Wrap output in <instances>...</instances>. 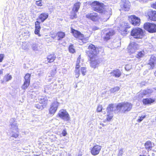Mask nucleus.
Listing matches in <instances>:
<instances>
[{
    "label": "nucleus",
    "instance_id": "nucleus-1",
    "mask_svg": "<svg viewBox=\"0 0 156 156\" xmlns=\"http://www.w3.org/2000/svg\"><path fill=\"white\" fill-rule=\"evenodd\" d=\"M91 6L94 11L99 13H104L105 15L104 16H105V15L107 16V18H106V20L109 19L110 17L109 14L108 12L105 11L103 3H100L97 1H94L92 3Z\"/></svg>",
    "mask_w": 156,
    "mask_h": 156
},
{
    "label": "nucleus",
    "instance_id": "nucleus-2",
    "mask_svg": "<svg viewBox=\"0 0 156 156\" xmlns=\"http://www.w3.org/2000/svg\"><path fill=\"white\" fill-rule=\"evenodd\" d=\"M10 126L11 129V136L16 138L19 136V132L18 128V124L15 118H12L9 121Z\"/></svg>",
    "mask_w": 156,
    "mask_h": 156
},
{
    "label": "nucleus",
    "instance_id": "nucleus-3",
    "mask_svg": "<svg viewBox=\"0 0 156 156\" xmlns=\"http://www.w3.org/2000/svg\"><path fill=\"white\" fill-rule=\"evenodd\" d=\"M132 107V105L128 102H124L118 104V108L119 111L122 110L124 113L130 110Z\"/></svg>",
    "mask_w": 156,
    "mask_h": 156
},
{
    "label": "nucleus",
    "instance_id": "nucleus-4",
    "mask_svg": "<svg viewBox=\"0 0 156 156\" xmlns=\"http://www.w3.org/2000/svg\"><path fill=\"white\" fill-rule=\"evenodd\" d=\"M71 31L75 37L81 40L83 43H86L88 41V37H84L83 35L78 31L71 28Z\"/></svg>",
    "mask_w": 156,
    "mask_h": 156
},
{
    "label": "nucleus",
    "instance_id": "nucleus-5",
    "mask_svg": "<svg viewBox=\"0 0 156 156\" xmlns=\"http://www.w3.org/2000/svg\"><path fill=\"white\" fill-rule=\"evenodd\" d=\"M99 52L98 49L92 44H90L88 46L87 54L89 57L97 56V55Z\"/></svg>",
    "mask_w": 156,
    "mask_h": 156
},
{
    "label": "nucleus",
    "instance_id": "nucleus-6",
    "mask_svg": "<svg viewBox=\"0 0 156 156\" xmlns=\"http://www.w3.org/2000/svg\"><path fill=\"white\" fill-rule=\"evenodd\" d=\"M143 30L139 28H136L132 30L131 32V36L136 38H142L143 36Z\"/></svg>",
    "mask_w": 156,
    "mask_h": 156
},
{
    "label": "nucleus",
    "instance_id": "nucleus-7",
    "mask_svg": "<svg viewBox=\"0 0 156 156\" xmlns=\"http://www.w3.org/2000/svg\"><path fill=\"white\" fill-rule=\"evenodd\" d=\"M58 115L60 118L66 121H69L70 118L68 112L65 109H61L59 111Z\"/></svg>",
    "mask_w": 156,
    "mask_h": 156
},
{
    "label": "nucleus",
    "instance_id": "nucleus-8",
    "mask_svg": "<svg viewBox=\"0 0 156 156\" xmlns=\"http://www.w3.org/2000/svg\"><path fill=\"white\" fill-rule=\"evenodd\" d=\"M144 29L150 33L156 32V25L150 23H145L144 26Z\"/></svg>",
    "mask_w": 156,
    "mask_h": 156
},
{
    "label": "nucleus",
    "instance_id": "nucleus-9",
    "mask_svg": "<svg viewBox=\"0 0 156 156\" xmlns=\"http://www.w3.org/2000/svg\"><path fill=\"white\" fill-rule=\"evenodd\" d=\"M128 20L134 26H139L140 23V19L134 15L129 16Z\"/></svg>",
    "mask_w": 156,
    "mask_h": 156
},
{
    "label": "nucleus",
    "instance_id": "nucleus-10",
    "mask_svg": "<svg viewBox=\"0 0 156 156\" xmlns=\"http://www.w3.org/2000/svg\"><path fill=\"white\" fill-rule=\"evenodd\" d=\"M90 61V66L94 69L96 68L98 66L100 62L97 56L89 57Z\"/></svg>",
    "mask_w": 156,
    "mask_h": 156
},
{
    "label": "nucleus",
    "instance_id": "nucleus-11",
    "mask_svg": "<svg viewBox=\"0 0 156 156\" xmlns=\"http://www.w3.org/2000/svg\"><path fill=\"white\" fill-rule=\"evenodd\" d=\"M59 105V103L57 101H54L52 102L50 105L49 109V113L53 115L56 111Z\"/></svg>",
    "mask_w": 156,
    "mask_h": 156
},
{
    "label": "nucleus",
    "instance_id": "nucleus-12",
    "mask_svg": "<svg viewBox=\"0 0 156 156\" xmlns=\"http://www.w3.org/2000/svg\"><path fill=\"white\" fill-rule=\"evenodd\" d=\"M104 34L103 38L105 41H107L110 39L114 34V31L112 30H107L104 32Z\"/></svg>",
    "mask_w": 156,
    "mask_h": 156
},
{
    "label": "nucleus",
    "instance_id": "nucleus-13",
    "mask_svg": "<svg viewBox=\"0 0 156 156\" xmlns=\"http://www.w3.org/2000/svg\"><path fill=\"white\" fill-rule=\"evenodd\" d=\"M138 48L139 46L137 44L134 42L131 43L128 47V52L131 53H133Z\"/></svg>",
    "mask_w": 156,
    "mask_h": 156
},
{
    "label": "nucleus",
    "instance_id": "nucleus-14",
    "mask_svg": "<svg viewBox=\"0 0 156 156\" xmlns=\"http://www.w3.org/2000/svg\"><path fill=\"white\" fill-rule=\"evenodd\" d=\"M30 74L29 73L27 74L24 77V81L23 85L22 87L23 89L26 90L29 85L30 83Z\"/></svg>",
    "mask_w": 156,
    "mask_h": 156
},
{
    "label": "nucleus",
    "instance_id": "nucleus-15",
    "mask_svg": "<svg viewBox=\"0 0 156 156\" xmlns=\"http://www.w3.org/2000/svg\"><path fill=\"white\" fill-rule=\"evenodd\" d=\"M148 65L149 66V69H154L156 66V57L154 55H151Z\"/></svg>",
    "mask_w": 156,
    "mask_h": 156
},
{
    "label": "nucleus",
    "instance_id": "nucleus-16",
    "mask_svg": "<svg viewBox=\"0 0 156 156\" xmlns=\"http://www.w3.org/2000/svg\"><path fill=\"white\" fill-rule=\"evenodd\" d=\"M101 148V147L100 145H96L94 146L91 150L92 154L95 156L98 154Z\"/></svg>",
    "mask_w": 156,
    "mask_h": 156
},
{
    "label": "nucleus",
    "instance_id": "nucleus-17",
    "mask_svg": "<svg viewBox=\"0 0 156 156\" xmlns=\"http://www.w3.org/2000/svg\"><path fill=\"white\" fill-rule=\"evenodd\" d=\"M130 3L128 0H122L121 6L125 11H128L130 8Z\"/></svg>",
    "mask_w": 156,
    "mask_h": 156
},
{
    "label": "nucleus",
    "instance_id": "nucleus-18",
    "mask_svg": "<svg viewBox=\"0 0 156 156\" xmlns=\"http://www.w3.org/2000/svg\"><path fill=\"white\" fill-rule=\"evenodd\" d=\"M153 91V90L152 89H147L144 90L139 94V98L140 99L142 98L144 95L149 96Z\"/></svg>",
    "mask_w": 156,
    "mask_h": 156
},
{
    "label": "nucleus",
    "instance_id": "nucleus-19",
    "mask_svg": "<svg viewBox=\"0 0 156 156\" xmlns=\"http://www.w3.org/2000/svg\"><path fill=\"white\" fill-rule=\"evenodd\" d=\"M87 18L90 19L93 21H95L99 19V17L98 14L96 13H88L86 16Z\"/></svg>",
    "mask_w": 156,
    "mask_h": 156
},
{
    "label": "nucleus",
    "instance_id": "nucleus-20",
    "mask_svg": "<svg viewBox=\"0 0 156 156\" xmlns=\"http://www.w3.org/2000/svg\"><path fill=\"white\" fill-rule=\"evenodd\" d=\"M118 104L116 105L114 104L109 105L107 108V111L110 112L112 113L113 112H115L116 110H119V108L118 107Z\"/></svg>",
    "mask_w": 156,
    "mask_h": 156
},
{
    "label": "nucleus",
    "instance_id": "nucleus-21",
    "mask_svg": "<svg viewBox=\"0 0 156 156\" xmlns=\"http://www.w3.org/2000/svg\"><path fill=\"white\" fill-rule=\"evenodd\" d=\"M155 101V99L151 98H147L144 99L142 101L143 104L145 105H151Z\"/></svg>",
    "mask_w": 156,
    "mask_h": 156
},
{
    "label": "nucleus",
    "instance_id": "nucleus-22",
    "mask_svg": "<svg viewBox=\"0 0 156 156\" xmlns=\"http://www.w3.org/2000/svg\"><path fill=\"white\" fill-rule=\"evenodd\" d=\"M48 13H43L39 15L37 20H40L41 22L43 23L48 18Z\"/></svg>",
    "mask_w": 156,
    "mask_h": 156
},
{
    "label": "nucleus",
    "instance_id": "nucleus-23",
    "mask_svg": "<svg viewBox=\"0 0 156 156\" xmlns=\"http://www.w3.org/2000/svg\"><path fill=\"white\" fill-rule=\"evenodd\" d=\"M126 25L125 26L123 27H119V31L122 35L126 34L127 32V29L130 27L127 25V23H126Z\"/></svg>",
    "mask_w": 156,
    "mask_h": 156
},
{
    "label": "nucleus",
    "instance_id": "nucleus-24",
    "mask_svg": "<svg viewBox=\"0 0 156 156\" xmlns=\"http://www.w3.org/2000/svg\"><path fill=\"white\" fill-rule=\"evenodd\" d=\"M149 19L151 20L156 21V11L150 12L148 14Z\"/></svg>",
    "mask_w": 156,
    "mask_h": 156
},
{
    "label": "nucleus",
    "instance_id": "nucleus-25",
    "mask_svg": "<svg viewBox=\"0 0 156 156\" xmlns=\"http://www.w3.org/2000/svg\"><path fill=\"white\" fill-rule=\"evenodd\" d=\"M154 146V144L150 141H147L144 144L145 148L148 151L151 150Z\"/></svg>",
    "mask_w": 156,
    "mask_h": 156
},
{
    "label": "nucleus",
    "instance_id": "nucleus-26",
    "mask_svg": "<svg viewBox=\"0 0 156 156\" xmlns=\"http://www.w3.org/2000/svg\"><path fill=\"white\" fill-rule=\"evenodd\" d=\"M12 79V77L11 75H9V74H8L5 75L3 80H1V83H3L5 82H8L10 80H11Z\"/></svg>",
    "mask_w": 156,
    "mask_h": 156
},
{
    "label": "nucleus",
    "instance_id": "nucleus-27",
    "mask_svg": "<svg viewBox=\"0 0 156 156\" xmlns=\"http://www.w3.org/2000/svg\"><path fill=\"white\" fill-rule=\"evenodd\" d=\"M111 76H115L116 77H119L121 75L120 71L118 69L113 70L110 73Z\"/></svg>",
    "mask_w": 156,
    "mask_h": 156
},
{
    "label": "nucleus",
    "instance_id": "nucleus-28",
    "mask_svg": "<svg viewBox=\"0 0 156 156\" xmlns=\"http://www.w3.org/2000/svg\"><path fill=\"white\" fill-rule=\"evenodd\" d=\"M55 58V56L54 54H51L48 56L47 61L48 62H52L54 61Z\"/></svg>",
    "mask_w": 156,
    "mask_h": 156
},
{
    "label": "nucleus",
    "instance_id": "nucleus-29",
    "mask_svg": "<svg viewBox=\"0 0 156 156\" xmlns=\"http://www.w3.org/2000/svg\"><path fill=\"white\" fill-rule=\"evenodd\" d=\"M38 44L35 43H33L30 44V47L33 51H37L38 50Z\"/></svg>",
    "mask_w": 156,
    "mask_h": 156
},
{
    "label": "nucleus",
    "instance_id": "nucleus-30",
    "mask_svg": "<svg viewBox=\"0 0 156 156\" xmlns=\"http://www.w3.org/2000/svg\"><path fill=\"white\" fill-rule=\"evenodd\" d=\"M80 2H78L75 3L74 5L73 8V10L75 12H76L80 7Z\"/></svg>",
    "mask_w": 156,
    "mask_h": 156
},
{
    "label": "nucleus",
    "instance_id": "nucleus-31",
    "mask_svg": "<svg viewBox=\"0 0 156 156\" xmlns=\"http://www.w3.org/2000/svg\"><path fill=\"white\" fill-rule=\"evenodd\" d=\"M57 35L58 38V40H60L64 37L65 36V34L64 32H58L57 34Z\"/></svg>",
    "mask_w": 156,
    "mask_h": 156
},
{
    "label": "nucleus",
    "instance_id": "nucleus-32",
    "mask_svg": "<svg viewBox=\"0 0 156 156\" xmlns=\"http://www.w3.org/2000/svg\"><path fill=\"white\" fill-rule=\"evenodd\" d=\"M113 113L110 112H107V120L108 121H110L113 117Z\"/></svg>",
    "mask_w": 156,
    "mask_h": 156
},
{
    "label": "nucleus",
    "instance_id": "nucleus-33",
    "mask_svg": "<svg viewBox=\"0 0 156 156\" xmlns=\"http://www.w3.org/2000/svg\"><path fill=\"white\" fill-rule=\"evenodd\" d=\"M146 116V115H142L140 116H139L137 120V121L139 122H141Z\"/></svg>",
    "mask_w": 156,
    "mask_h": 156
},
{
    "label": "nucleus",
    "instance_id": "nucleus-34",
    "mask_svg": "<svg viewBox=\"0 0 156 156\" xmlns=\"http://www.w3.org/2000/svg\"><path fill=\"white\" fill-rule=\"evenodd\" d=\"M144 55V51H140L138 53V54L137 55L136 57L137 58H140L143 57Z\"/></svg>",
    "mask_w": 156,
    "mask_h": 156
},
{
    "label": "nucleus",
    "instance_id": "nucleus-35",
    "mask_svg": "<svg viewBox=\"0 0 156 156\" xmlns=\"http://www.w3.org/2000/svg\"><path fill=\"white\" fill-rule=\"evenodd\" d=\"M30 47V44L29 43L26 44L25 45H23L22 48L23 49L25 50H28L29 49Z\"/></svg>",
    "mask_w": 156,
    "mask_h": 156
},
{
    "label": "nucleus",
    "instance_id": "nucleus-36",
    "mask_svg": "<svg viewBox=\"0 0 156 156\" xmlns=\"http://www.w3.org/2000/svg\"><path fill=\"white\" fill-rule=\"evenodd\" d=\"M41 29V28L35 27L34 33L35 34H37L39 37H40L41 36V35L39 33Z\"/></svg>",
    "mask_w": 156,
    "mask_h": 156
},
{
    "label": "nucleus",
    "instance_id": "nucleus-37",
    "mask_svg": "<svg viewBox=\"0 0 156 156\" xmlns=\"http://www.w3.org/2000/svg\"><path fill=\"white\" fill-rule=\"evenodd\" d=\"M80 56L77 58V60L76 61V67L75 68V69H79V68L80 67V65H79V64L80 62Z\"/></svg>",
    "mask_w": 156,
    "mask_h": 156
},
{
    "label": "nucleus",
    "instance_id": "nucleus-38",
    "mask_svg": "<svg viewBox=\"0 0 156 156\" xmlns=\"http://www.w3.org/2000/svg\"><path fill=\"white\" fill-rule=\"evenodd\" d=\"M86 71V69L85 67H82L81 68L80 72H81L83 76L85 75Z\"/></svg>",
    "mask_w": 156,
    "mask_h": 156
},
{
    "label": "nucleus",
    "instance_id": "nucleus-39",
    "mask_svg": "<svg viewBox=\"0 0 156 156\" xmlns=\"http://www.w3.org/2000/svg\"><path fill=\"white\" fill-rule=\"evenodd\" d=\"M120 88L118 87H116L111 89L110 91L112 93H114L119 90Z\"/></svg>",
    "mask_w": 156,
    "mask_h": 156
},
{
    "label": "nucleus",
    "instance_id": "nucleus-40",
    "mask_svg": "<svg viewBox=\"0 0 156 156\" xmlns=\"http://www.w3.org/2000/svg\"><path fill=\"white\" fill-rule=\"evenodd\" d=\"M69 51L70 52L73 53L75 52V49L74 48L73 45H70L69 47Z\"/></svg>",
    "mask_w": 156,
    "mask_h": 156
},
{
    "label": "nucleus",
    "instance_id": "nucleus-41",
    "mask_svg": "<svg viewBox=\"0 0 156 156\" xmlns=\"http://www.w3.org/2000/svg\"><path fill=\"white\" fill-rule=\"evenodd\" d=\"M75 76L78 78L79 76L80 70L79 69H75Z\"/></svg>",
    "mask_w": 156,
    "mask_h": 156
},
{
    "label": "nucleus",
    "instance_id": "nucleus-42",
    "mask_svg": "<svg viewBox=\"0 0 156 156\" xmlns=\"http://www.w3.org/2000/svg\"><path fill=\"white\" fill-rule=\"evenodd\" d=\"M36 4L37 6H41L42 5V1L41 0H40L36 1Z\"/></svg>",
    "mask_w": 156,
    "mask_h": 156
},
{
    "label": "nucleus",
    "instance_id": "nucleus-43",
    "mask_svg": "<svg viewBox=\"0 0 156 156\" xmlns=\"http://www.w3.org/2000/svg\"><path fill=\"white\" fill-rule=\"evenodd\" d=\"M47 101L46 99H45L44 98H41L40 101V103L45 104L47 103Z\"/></svg>",
    "mask_w": 156,
    "mask_h": 156
},
{
    "label": "nucleus",
    "instance_id": "nucleus-44",
    "mask_svg": "<svg viewBox=\"0 0 156 156\" xmlns=\"http://www.w3.org/2000/svg\"><path fill=\"white\" fill-rule=\"evenodd\" d=\"M35 27L41 28L40 26V22L38 21H37L35 22Z\"/></svg>",
    "mask_w": 156,
    "mask_h": 156
},
{
    "label": "nucleus",
    "instance_id": "nucleus-45",
    "mask_svg": "<svg viewBox=\"0 0 156 156\" xmlns=\"http://www.w3.org/2000/svg\"><path fill=\"white\" fill-rule=\"evenodd\" d=\"M102 110V107L101 105L98 106L97 108V111L98 112H100Z\"/></svg>",
    "mask_w": 156,
    "mask_h": 156
},
{
    "label": "nucleus",
    "instance_id": "nucleus-46",
    "mask_svg": "<svg viewBox=\"0 0 156 156\" xmlns=\"http://www.w3.org/2000/svg\"><path fill=\"white\" fill-rule=\"evenodd\" d=\"M35 107L39 109H42V106L39 104H36L35 105Z\"/></svg>",
    "mask_w": 156,
    "mask_h": 156
},
{
    "label": "nucleus",
    "instance_id": "nucleus-47",
    "mask_svg": "<svg viewBox=\"0 0 156 156\" xmlns=\"http://www.w3.org/2000/svg\"><path fill=\"white\" fill-rule=\"evenodd\" d=\"M62 134L63 136H65L66 135L67 132H66V129H64L62 131Z\"/></svg>",
    "mask_w": 156,
    "mask_h": 156
},
{
    "label": "nucleus",
    "instance_id": "nucleus-48",
    "mask_svg": "<svg viewBox=\"0 0 156 156\" xmlns=\"http://www.w3.org/2000/svg\"><path fill=\"white\" fill-rule=\"evenodd\" d=\"M151 6L152 8L156 9V2L152 4L151 5Z\"/></svg>",
    "mask_w": 156,
    "mask_h": 156
},
{
    "label": "nucleus",
    "instance_id": "nucleus-49",
    "mask_svg": "<svg viewBox=\"0 0 156 156\" xmlns=\"http://www.w3.org/2000/svg\"><path fill=\"white\" fill-rule=\"evenodd\" d=\"M3 57L4 55L3 54L0 55V62L2 61Z\"/></svg>",
    "mask_w": 156,
    "mask_h": 156
},
{
    "label": "nucleus",
    "instance_id": "nucleus-50",
    "mask_svg": "<svg viewBox=\"0 0 156 156\" xmlns=\"http://www.w3.org/2000/svg\"><path fill=\"white\" fill-rule=\"evenodd\" d=\"M99 29V27H93V30H98Z\"/></svg>",
    "mask_w": 156,
    "mask_h": 156
},
{
    "label": "nucleus",
    "instance_id": "nucleus-51",
    "mask_svg": "<svg viewBox=\"0 0 156 156\" xmlns=\"http://www.w3.org/2000/svg\"><path fill=\"white\" fill-rule=\"evenodd\" d=\"M122 150H120L119 151V154L121 155H122Z\"/></svg>",
    "mask_w": 156,
    "mask_h": 156
},
{
    "label": "nucleus",
    "instance_id": "nucleus-52",
    "mask_svg": "<svg viewBox=\"0 0 156 156\" xmlns=\"http://www.w3.org/2000/svg\"><path fill=\"white\" fill-rule=\"evenodd\" d=\"M3 69H0V75L3 74Z\"/></svg>",
    "mask_w": 156,
    "mask_h": 156
},
{
    "label": "nucleus",
    "instance_id": "nucleus-53",
    "mask_svg": "<svg viewBox=\"0 0 156 156\" xmlns=\"http://www.w3.org/2000/svg\"><path fill=\"white\" fill-rule=\"evenodd\" d=\"M55 73H52V74H51V76H49V77L53 76L55 75Z\"/></svg>",
    "mask_w": 156,
    "mask_h": 156
},
{
    "label": "nucleus",
    "instance_id": "nucleus-54",
    "mask_svg": "<svg viewBox=\"0 0 156 156\" xmlns=\"http://www.w3.org/2000/svg\"><path fill=\"white\" fill-rule=\"evenodd\" d=\"M145 82H142L141 83V84L143 85H145Z\"/></svg>",
    "mask_w": 156,
    "mask_h": 156
},
{
    "label": "nucleus",
    "instance_id": "nucleus-55",
    "mask_svg": "<svg viewBox=\"0 0 156 156\" xmlns=\"http://www.w3.org/2000/svg\"><path fill=\"white\" fill-rule=\"evenodd\" d=\"M155 156V154L154 153H152V156Z\"/></svg>",
    "mask_w": 156,
    "mask_h": 156
},
{
    "label": "nucleus",
    "instance_id": "nucleus-56",
    "mask_svg": "<svg viewBox=\"0 0 156 156\" xmlns=\"http://www.w3.org/2000/svg\"><path fill=\"white\" fill-rule=\"evenodd\" d=\"M154 74L155 75V76H156V70L155 71V72L154 73Z\"/></svg>",
    "mask_w": 156,
    "mask_h": 156
},
{
    "label": "nucleus",
    "instance_id": "nucleus-57",
    "mask_svg": "<svg viewBox=\"0 0 156 156\" xmlns=\"http://www.w3.org/2000/svg\"><path fill=\"white\" fill-rule=\"evenodd\" d=\"M76 14H75L74 15V17L76 18Z\"/></svg>",
    "mask_w": 156,
    "mask_h": 156
},
{
    "label": "nucleus",
    "instance_id": "nucleus-58",
    "mask_svg": "<svg viewBox=\"0 0 156 156\" xmlns=\"http://www.w3.org/2000/svg\"><path fill=\"white\" fill-rule=\"evenodd\" d=\"M78 156H81V155L79 154Z\"/></svg>",
    "mask_w": 156,
    "mask_h": 156
}]
</instances>
